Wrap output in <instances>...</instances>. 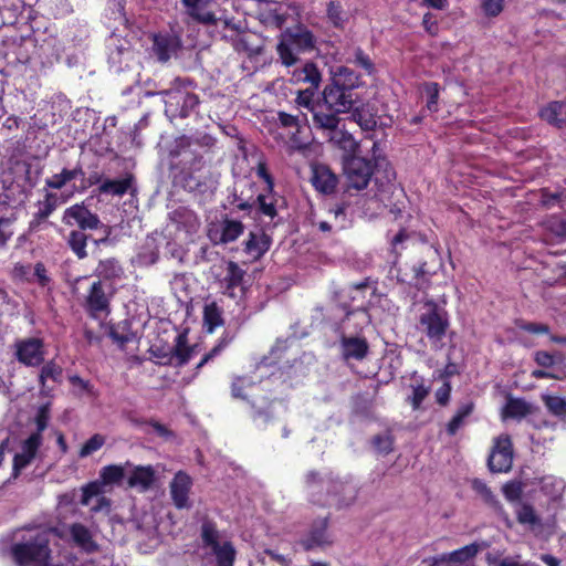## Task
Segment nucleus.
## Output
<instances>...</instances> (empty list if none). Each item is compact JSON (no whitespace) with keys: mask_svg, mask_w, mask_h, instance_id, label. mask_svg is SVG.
<instances>
[{"mask_svg":"<svg viewBox=\"0 0 566 566\" xmlns=\"http://www.w3.org/2000/svg\"><path fill=\"white\" fill-rule=\"evenodd\" d=\"M371 158H367L360 154H348L343 158V172L345 176L346 187L344 191L360 192L366 189L374 175L376 166L380 165L381 157L379 143L373 140Z\"/></svg>","mask_w":566,"mask_h":566,"instance_id":"nucleus-1","label":"nucleus"},{"mask_svg":"<svg viewBox=\"0 0 566 566\" xmlns=\"http://www.w3.org/2000/svg\"><path fill=\"white\" fill-rule=\"evenodd\" d=\"M450 327L448 312L433 300H424L418 304L417 329L426 335L431 346L440 349Z\"/></svg>","mask_w":566,"mask_h":566,"instance_id":"nucleus-2","label":"nucleus"},{"mask_svg":"<svg viewBox=\"0 0 566 566\" xmlns=\"http://www.w3.org/2000/svg\"><path fill=\"white\" fill-rule=\"evenodd\" d=\"M290 83L294 85L308 84L304 90H298L295 97V104L298 108H305L314 113L323 107L322 96L318 90L322 84V73L314 62L307 61L301 67H295L290 72Z\"/></svg>","mask_w":566,"mask_h":566,"instance_id":"nucleus-3","label":"nucleus"},{"mask_svg":"<svg viewBox=\"0 0 566 566\" xmlns=\"http://www.w3.org/2000/svg\"><path fill=\"white\" fill-rule=\"evenodd\" d=\"M315 43L314 34L306 27L287 28L279 36L276 52L281 63L291 67L300 62L301 54L312 52Z\"/></svg>","mask_w":566,"mask_h":566,"instance_id":"nucleus-4","label":"nucleus"},{"mask_svg":"<svg viewBox=\"0 0 566 566\" xmlns=\"http://www.w3.org/2000/svg\"><path fill=\"white\" fill-rule=\"evenodd\" d=\"M216 145V138L207 133L193 136H181L176 140L172 155L180 157V163L191 169H200L203 158Z\"/></svg>","mask_w":566,"mask_h":566,"instance_id":"nucleus-5","label":"nucleus"},{"mask_svg":"<svg viewBox=\"0 0 566 566\" xmlns=\"http://www.w3.org/2000/svg\"><path fill=\"white\" fill-rule=\"evenodd\" d=\"M11 554L19 565L34 564L36 566H45L50 558L49 542L44 534L21 543H17L11 547Z\"/></svg>","mask_w":566,"mask_h":566,"instance_id":"nucleus-6","label":"nucleus"},{"mask_svg":"<svg viewBox=\"0 0 566 566\" xmlns=\"http://www.w3.org/2000/svg\"><path fill=\"white\" fill-rule=\"evenodd\" d=\"M366 195L343 191L339 199L328 208L334 218L335 227L343 230L348 228L355 216L360 213L359 205L366 201Z\"/></svg>","mask_w":566,"mask_h":566,"instance_id":"nucleus-7","label":"nucleus"},{"mask_svg":"<svg viewBox=\"0 0 566 566\" xmlns=\"http://www.w3.org/2000/svg\"><path fill=\"white\" fill-rule=\"evenodd\" d=\"M115 292L116 289L112 283L94 281L85 295L84 308L92 317H98L101 314L108 315Z\"/></svg>","mask_w":566,"mask_h":566,"instance_id":"nucleus-8","label":"nucleus"},{"mask_svg":"<svg viewBox=\"0 0 566 566\" xmlns=\"http://www.w3.org/2000/svg\"><path fill=\"white\" fill-rule=\"evenodd\" d=\"M159 94L165 96V113L171 118H186L199 105V97L196 94L182 90H168Z\"/></svg>","mask_w":566,"mask_h":566,"instance_id":"nucleus-9","label":"nucleus"},{"mask_svg":"<svg viewBox=\"0 0 566 566\" xmlns=\"http://www.w3.org/2000/svg\"><path fill=\"white\" fill-rule=\"evenodd\" d=\"M512 441L507 434H501L493 441V447L488 458L489 470L493 473L509 472L512 469Z\"/></svg>","mask_w":566,"mask_h":566,"instance_id":"nucleus-10","label":"nucleus"},{"mask_svg":"<svg viewBox=\"0 0 566 566\" xmlns=\"http://www.w3.org/2000/svg\"><path fill=\"white\" fill-rule=\"evenodd\" d=\"M14 349L15 358L25 366L35 367L44 361V343L39 337L17 339Z\"/></svg>","mask_w":566,"mask_h":566,"instance_id":"nucleus-11","label":"nucleus"},{"mask_svg":"<svg viewBox=\"0 0 566 566\" xmlns=\"http://www.w3.org/2000/svg\"><path fill=\"white\" fill-rule=\"evenodd\" d=\"M323 107L327 111H334L338 114L347 113L353 108V92L332 82L326 85L322 92Z\"/></svg>","mask_w":566,"mask_h":566,"instance_id":"nucleus-12","label":"nucleus"},{"mask_svg":"<svg viewBox=\"0 0 566 566\" xmlns=\"http://www.w3.org/2000/svg\"><path fill=\"white\" fill-rule=\"evenodd\" d=\"M62 222L66 226H77L81 230H94L102 226L96 213L91 212L83 203H76L65 209Z\"/></svg>","mask_w":566,"mask_h":566,"instance_id":"nucleus-13","label":"nucleus"},{"mask_svg":"<svg viewBox=\"0 0 566 566\" xmlns=\"http://www.w3.org/2000/svg\"><path fill=\"white\" fill-rule=\"evenodd\" d=\"M334 479H324L318 472L310 471L305 475V490L310 501L317 505L329 504V490Z\"/></svg>","mask_w":566,"mask_h":566,"instance_id":"nucleus-14","label":"nucleus"},{"mask_svg":"<svg viewBox=\"0 0 566 566\" xmlns=\"http://www.w3.org/2000/svg\"><path fill=\"white\" fill-rule=\"evenodd\" d=\"M311 171V182L317 192L326 196L335 193L339 178L331 167L324 164H314Z\"/></svg>","mask_w":566,"mask_h":566,"instance_id":"nucleus-15","label":"nucleus"},{"mask_svg":"<svg viewBox=\"0 0 566 566\" xmlns=\"http://www.w3.org/2000/svg\"><path fill=\"white\" fill-rule=\"evenodd\" d=\"M42 436L40 433H31L20 444V450L13 458V474L17 476L23 469L32 463L36 453L42 446Z\"/></svg>","mask_w":566,"mask_h":566,"instance_id":"nucleus-16","label":"nucleus"},{"mask_svg":"<svg viewBox=\"0 0 566 566\" xmlns=\"http://www.w3.org/2000/svg\"><path fill=\"white\" fill-rule=\"evenodd\" d=\"M191 486V478L182 471L177 472L169 483L170 497L178 510H188L191 507L192 503L189 499Z\"/></svg>","mask_w":566,"mask_h":566,"instance_id":"nucleus-17","label":"nucleus"},{"mask_svg":"<svg viewBox=\"0 0 566 566\" xmlns=\"http://www.w3.org/2000/svg\"><path fill=\"white\" fill-rule=\"evenodd\" d=\"M180 3L185 14L191 20L203 25L217 24L218 19L211 11L213 0H180Z\"/></svg>","mask_w":566,"mask_h":566,"instance_id":"nucleus-18","label":"nucleus"},{"mask_svg":"<svg viewBox=\"0 0 566 566\" xmlns=\"http://www.w3.org/2000/svg\"><path fill=\"white\" fill-rule=\"evenodd\" d=\"M357 497V486L352 482L334 480L332 490H329V504L337 507H347L352 505Z\"/></svg>","mask_w":566,"mask_h":566,"instance_id":"nucleus-19","label":"nucleus"},{"mask_svg":"<svg viewBox=\"0 0 566 566\" xmlns=\"http://www.w3.org/2000/svg\"><path fill=\"white\" fill-rule=\"evenodd\" d=\"M155 482V470L151 465H135L127 479L129 488L145 492L151 488Z\"/></svg>","mask_w":566,"mask_h":566,"instance_id":"nucleus-20","label":"nucleus"},{"mask_svg":"<svg viewBox=\"0 0 566 566\" xmlns=\"http://www.w3.org/2000/svg\"><path fill=\"white\" fill-rule=\"evenodd\" d=\"M180 48V40L176 35H154L153 50L161 62L168 61Z\"/></svg>","mask_w":566,"mask_h":566,"instance_id":"nucleus-21","label":"nucleus"},{"mask_svg":"<svg viewBox=\"0 0 566 566\" xmlns=\"http://www.w3.org/2000/svg\"><path fill=\"white\" fill-rule=\"evenodd\" d=\"M94 275L97 276L96 281H104L114 285L115 281L123 277L124 269L117 259L107 258L99 260L94 270Z\"/></svg>","mask_w":566,"mask_h":566,"instance_id":"nucleus-22","label":"nucleus"},{"mask_svg":"<svg viewBox=\"0 0 566 566\" xmlns=\"http://www.w3.org/2000/svg\"><path fill=\"white\" fill-rule=\"evenodd\" d=\"M272 240L264 231H251L248 240L244 242V251L253 259L258 260L270 249Z\"/></svg>","mask_w":566,"mask_h":566,"instance_id":"nucleus-23","label":"nucleus"},{"mask_svg":"<svg viewBox=\"0 0 566 566\" xmlns=\"http://www.w3.org/2000/svg\"><path fill=\"white\" fill-rule=\"evenodd\" d=\"M340 347L345 359L363 360L369 350L367 340L356 336L343 337Z\"/></svg>","mask_w":566,"mask_h":566,"instance_id":"nucleus-24","label":"nucleus"},{"mask_svg":"<svg viewBox=\"0 0 566 566\" xmlns=\"http://www.w3.org/2000/svg\"><path fill=\"white\" fill-rule=\"evenodd\" d=\"M70 535L73 542L87 554L95 553L99 548L93 539L91 531L81 523H74L70 526Z\"/></svg>","mask_w":566,"mask_h":566,"instance_id":"nucleus-25","label":"nucleus"},{"mask_svg":"<svg viewBox=\"0 0 566 566\" xmlns=\"http://www.w3.org/2000/svg\"><path fill=\"white\" fill-rule=\"evenodd\" d=\"M135 182L133 174H126L122 179H105L98 186V192L101 195H111L122 197L128 192Z\"/></svg>","mask_w":566,"mask_h":566,"instance_id":"nucleus-26","label":"nucleus"},{"mask_svg":"<svg viewBox=\"0 0 566 566\" xmlns=\"http://www.w3.org/2000/svg\"><path fill=\"white\" fill-rule=\"evenodd\" d=\"M338 113L334 111H327L325 107L317 108L313 114V125L316 129L322 130L326 136L334 128H337L340 123Z\"/></svg>","mask_w":566,"mask_h":566,"instance_id":"nucleus-27","label":"nucleus"},{"mask_svg":"<svg viewBox=\"0 0 566 566\" xmlns=\"http://www.w3.org/2000/svg\"><path fill=\"white\" fill-rule=\"evenodd\" d=\"M329 143L345 150L348 154H357L359 144L354 139L353 135L338 126L326 135Z\"/></svg>","mask_w":566,"mask_h":566,"instance_id":"nucleus-28","label":"nucleus"},{"mask_svg":"<svg viewBox=\"0 0 566 566\" xmlns=\"http://www.w3.org/2000/svg\"><path fill=\"white\" fill-rule=\"evenodd\" d=\"M352 119L364 132L370 133L377 127V111L369 104L361 105L353 111Z\"/></svg>","mask_w":566,"mask_h":566,"instance_id":"nucleus-29","label":"nucleus"},{"mask_svg":"<svg viewBox=\"0 0 566 566\" xmlns=\"http://www.w3.org/2000/svg\"><path fill=\"white\" fill-rule=\"evenodd\" d=\"M542 119L558 128L566 125V103L552 102L539 112Z\"/></svg>","mask_w":566,"mask_h":566,"instance_id":"nucleus-30","label":"nucleus"},{"mask_svg":"<svg viewBox=\"0 0 566 566\" xmlns=\"http://www.w3.org/2000/svg\"><path fill=\"white\" fill-rule=\"evenodd\" d=\"M482 549V544L471 543L459 549L448 553V557L453 566H468L473 562L478 553Z\"/></svg>","mask_w":566,"mask_h":566,"instance_id":"nucleus-31","label":"nucleus"},{"mask_svg":"<svg viewBox=\"0 0 566 566\" xmlns=\"http://www.w3.org/2000/svg\"><path fill=\"white\" fill-rule=\"evenodd\" d=\"M245 271L242 270L238 263L228 261L226 264V275L221 280V286L233 296L232 291L242 284Z\"/></svg>","mask_w":566,"mask_h":566,"instance_id":"nucleus-32","label":"nucleus"},{"mask_svg":"<svg viewBox=\"0 0 566 566\" xmlns=\"http://www.w3.org/2000/svg\"><path fill=\"white\" fill-rule=\"evenodd\" d=\"M170 220L188 232L196 231L200 224L197 214L186 207H178L171 211Z\"/></svg>","mask_w":566,"mask_h":566,"instance_id":"nucleus-33","label":"nucleus"},{"mask_svg":"<svg viewBox=\"0 0 566 566\" xmlns=\"http://www.w3.org/2000/svg\"><path fill=\"white\" fill-rule=\"evenodd\" d=\"M539 202L546 209L560 207L566 202V186L547 187L542 189Z\"/></svg>","mask_w":566,"mask_h":566,"instance_id":"nucleus-34","label":"nucleus"},{"mask_svg":"<svg viewBox=\"0 0 566 566\" xmlns=\"http://www.w3.org/2000/svg\"><path fill=\"white\" fill-rule=\"evenodd\" d=\"M546 235L558 241H566V219L552 214L541 222Z\"/></svg>","mask_w":566,"mask_h":566,"instance_id":"nucleus-35","label":"nucleus"},{"mask_svg":"<svg viewBox=\"0 0 566 566\" xmlns=\"http://www.w3.org/2000/svg\"><path fill=\"white\" fill-rule=\"evenodd\" d=\"M69 197L59 196L54 192H48L44 196V199L38 202V211L34 213L38 219H44L48 221V218L53 213V211L61 203L66 202Z\"/></svg>","mask_w":566,"mask_h":566,"instance_id":"nucleus-36","label":"nucleus"},{"mask_svg":"<svg viewBox=\"0 0 566 566\" xmlns=\"http://www.w3.org/2000/svg\"><path fill=\"white\" fill-rule=\"evenodd\" d=\"M472 490L480 496L484 504L492 507L495 511H502V505L496 499L495 494L488 486V484L478 478H474L470 482Z\"/></svg>","mask_w":566,"mask_h":566,"instance_id":"nucleus-37","label":"nucleus"},{"mask_svg":"<svg viewBox=\"0 0 566 566\" xmlns=\"http://www.w3.org/2000/svg\"><path fill=\"white\" fill-rule=\"evenodd\" d=\"M254 202L258 207V212L270 218V220H273L277 216V197L273 190H268L266 193L258 195Z\"/></svg>","mask_w":566,"mask_h":566,"instance_id":"nucleus-38","label":"nucleus"},{"mask_svg":"<svg viewBox=\"0 0 566 566\" xmlns=\"http://www.w3.org/2000/svg\"><path fill=\"white\" fill-rule=\"evenodd\" d=\"M195 354V348L187 346V337L179 334L176 337V344L171 350V359H175L176 366L186 365Z\"/></svg>","mask_w":566,"mask_h":566,"instance_id":"nucleus-39","label":"nucleus"},{"mask_svg":"<svg viewBox=\"0 0 566 566\" xmlns=\"http://www.w3.org/2000/svg\"><path fill=\"white\" fill-rule=\"evenodd\" d=\"M244 231V226L239 220L224 218L221 222L219 242L227 244L235 241Z\"/></svg>","mask_w":566,"mask_h":566,"instance_id":"nucleus-40","label":"nucleus"},{"mask_svg":"<svg viewBox=\"0 0 566 566\" xmlns=\"http://www.w3.org/2000/svg\"><path fill=\"white\" fill-rule=\"evenodd\" d=\"M216 557L217 566H233L237 558V551L230 541L211 551Z\"/></svg>","mask_w":566,"mask_h":566,"instance_id":"nucleus-41","label":"nucleus"},{"mask_svg":"<svg viewBox=\"0 0 566 566\" xmlns=\"http://www.w3.org/2000/svg\"><path fill=\"white\" fill-rule=\"evenodd\" d=\"M333 82L353 92L359 85V76L347 66H340L334 74Z\"/></svg>","mask_w":566,"mask_h":566,"instance_id":"nucleus-42","label":"nucleus"},{"mask_svg":"<svg viewBox=\"0 0 566 566\" xmlns=\"http://www.w3.org/2000/svg\"><path fill=\"white\" fill-rule=\"evenodd\" d=\"M532 412V407L523 399L510 398L504 407V416L521 419Z\"/></svg>","mask_w":566,"mask_h":566,"instance_id":"nucleus-43","label":"nucleus"},{"mask_svg":"<svg viewBox=\"0 0 566 566\" xmlns=\"http://www.w3.org/2000/svg\"><path fill=\"white\" fill-rule=\"evenodd\" d=\"M326 527V522H323L321 527L311 531L310 535L302 541V545L305 551H311L315 547L331 543V541L328 539Z\"/></svg>","mask_w":566,"mask_h":566,"instance_id":"nucleus-44","label":"nucleus"},{"mask_svg":"<svg viewBox=\"0 0 566 566\" xmlns=\"http://www.w3.org/2000/svg\"><path fill=\"white\" fill-rule=\"evenodd\" d=\"M133 467L130 462H126L125 467L111 464L101 470L99 476L104 484H119L125 478V468Z\"/></svg>","mask_w":566,"mask_h":566,"instance_id":"nucleus-45","label":"nucleus"},{"mask_svg":"<svg viewBox=\"0 0 566 566\" xmlns=\"http://www.w3.org/2000/svg\"><path fill=\"white\" fill-rule=\"evenodd\" d=\"M203 322L210 333L223 324L222 311L214 302L205 306Z\"/></svg>","mask_w":566,"mask_h":566,"instance_id":"nucleus-46","label":"nucleus"},{"mask_svg":"<svg viewBox=\"0 0 566 566\" xmlns=\"http://www.w3.org/2000/svg\"><path fill=\"white\" fill-rule=\"evenodd\" d=\"M87 235L84 231L73 230L70 232L67 244L78 259L87 256L86 252Z\"/></svg>","mask_w":566,"mask_h":566,"instance_id":"nucleus-47","label":"nucleus"},{"mask_svg":"<svg viewBox=\"0 0 566 566\" xmlns=\"http://www.w3.org/2000/svg\"><path fill=\"white\" fill-rule=\"evenodd\" d=\"M412 395L408 397V401L411 403L415 410L419 409L422 401L429 394V388L424 386L423 379L420 377H413V382L410 385Z\"/></svg>","mask_w":566,"mask_h":566,"instance_id":"nucleus-48","label":"nucleus"},{"mask_svg":"<svg viewBox=\"0 0 566 566\" xmlns=\"http://www.w3.org/2000/svg\"><path fill=\"white\" fill-rule=\"evenodd\" d=\"M542 401L547 410L555 417H566V398L553 395H542Z\"/></svg>","mask_w":566,"mask_h":566,"instance_id":"nucleus-49","label":"nucleus"},{"mask_svg":"<svg viewBox=\"0 0 566 566\" xmlns=\"http://www.w3.org/2000/svg\"><path fill=\"white\" fill-rule=\"evenodd\" d=\"M277 119L282 127L285 128H295L296 133L301 130L303 126L307 124V116L306 114H289L286 112L280 111L277 113Z\"/></svg>","mask_w":566,"mask_h":566,"instance_id":"nucleus-50","label":"nucleus"},{"mask_svg":"<svg viewBox=\"0 0 566 566\" xmlns=\"http://www.w3.org/2000/svg\"><path fill=\"white\" fill-rule=\"evenodd\" d=\"M201 538L205 547H209L211 551L222 545L219 542L220 534L217 526L212 522H205L201 526Z\"/></svg>","mask_w":566,"mask_h":566,"instance_id":"nucleus-51","label":"nucleus"},{"mask_svg":"<svg viewBox=\"0 0 566 566\" xmlns=\"http://www.w3.org/2000/svg\"><path fill=\"white\" fill-rule=\"evenodd\" d=\"M516 518L520 524L536 526L541 524V520L534 507L528 503H521L516 509Z\"/></svg>","mask_w":566,"mask_h":566,"instance_id":"nucleus-52","label":"nucleus"},{"mask_svg":"<svg viewBox=\"0 0 566 566\" xmlns=\"http://www.w3.org/2000/svg\"><path fill=\"white\" fill-rule=\"evenodd\" d=\"M61 376H62V368L59 365H56L54 361L46 363L42 367L40 376H39V381L41 384V391L46 394L45 381L48 379L57 381Z\"/></svg>","mask_w":566,"mask_h":566,"instance_id":"nucleus-53","label":"nucleus"},{"mask_svg":"<svg viewBox=\"0 0 566 566\" xmlns=\"http://www.w3.org/2000/svg\"><path fill=\"white\" fill-rule=\"evenodd\" d=\"M371 444L378 453L386 455L392 451L394 438L389 432L376 434L371 439Z\"/></svg>","mask_w":566,"mask_h":566,"instance_id":"nucleus-54","label":"nucleus"},{"mask_svg":"<svg viewBox=\"0 0 566 566\" xmlns=\"http://www.w3.org/2000/svg\"><path fill=\"white\" fill-rule=\"evenodd\" d=\"M73 181L72 174L69 168H63L61 172L54 174L45 179V186L50 189L61 190L69 182Z\"/></svg>","mask_w":566,"mask_h":566,"instance_id":"nucleus-55","label":"nucleus"},{"mask_svg":"<svg viewBox=\"0 0 566 566\" xmlns=\"http://www.w3.org/2000/svg\"><path fill=\"white\" fill-rule=\"evenodd\" d=\"M105 441L106 439L104 436L95 433L81 448L78 452L80 458H86L99 450L105 444Z\"/></svg>","mask_w":566,"mask_h":566,"instance_id":"nucleus-56","label":"nucleus"},{"mask_svg":"<svg viewBox=\"0 0 566 566\" xmlns=\"http://www.w3.org/2000/svg\"><path fill=\"white\" fill-rule=\"evenodd\" d=\"M505 0H480L482 12L488 18L497 17L504 9Z\"/></svg>","mask_w":566,"mask_h":566,"instance_id":"nucleus-57","label":"nucleus"},{"mask_svg":"<svg viewBox=\"0 0 566 566\" xmlns=\"http://www.w3.org/2000/svg\"><path fill=\"white\" fill-rule=\"evenodd\" d=\"M502 492L504 497L509 502H516L521 499L523 493V486L522 483L518 481H511L503 485Z\"/></svg>","mask_w":566,"mask_h":566,"instance_id":"nucleus-58","label":"nucleus"},{"mask_svg":"<svg viewBox=\"0 0 566 566\" xmlns=\"http://www.w3.org/2000/svg\"><path fill=\"white\" fill-rule=\"evenodd\" d=\"M424 92L427 94V107L431 112L437 111L438 98H439V85L437 83H427L424 85Z\"/></svg>","mask_w":566,"mask_h":566,"instance_id":"nucleus-59","label":"nucleus"},{"mask_svg":"<svg viewBox=\"0 0 566 566\" xmlns=\"http://www.w3.org/2000/svg\"><path fill=\"white\" fill-rule=\"evenodd\" d=\"M102 493V486L98 482L87 483L82 488V505H88L92 497L97 496Z\"/></svg>","mask_w":566,"mask_h":566,"instance_id":"nucleus-60","label":"nucleus"},{"mask_svg":"<svg viewBox=\"0 0 566 566\" xmlns=\"http://www.w3.org/2000/svg\"><path fill=\"white\" fill-rule=\"evenodd\" d=\"M327 17L329 21L335 27H342L344 19H343V11L342 7L338 2L331 1L327 6Z\"/></svg>","mask_w":566,"mask_h":566,"instance_id":"nucleus-61","label":"nucleus"},{"mask_svg":"<svg viewBox=\"0 0 566 566\" xmlns=\"http://www.w3.org/2000/svg\"><path fill=\"white\" fill-rule=\"evenodd\" d=\"M253 381L248 377H237L231 386V394L234 398L244 399L243 389L251 387Z\"/></svg>","mask_w":566,"mask_h":566,"instance_id":"nucleus-62","label":"nucleus"},{"mask_svg":"<svg viewBox=\"0 0 566 566\" xmlns=\"http://www.w3.org/2000/svg\"><path fill=\"white\" fill-rule=\"evenodd\" d=\"M426 263H421L418 266H413V277L409 281V284H413L416 287L423 289L428 282V272L424 269Z\"/></svg>","mask_w":566,"mask_h":566,"instance_id":"nucleus-63","label":"nucleus"},{"mask_svg":"<svg viewBox=\"0 0 566 566\" xmlns=\"http://www.w3.org/2000/svg\"><path fill=\"white\" fill-rule=\"evenodd\" d=\"M228 344L229 340L227 338H221L219 343L202 357L200 363L197 365V369H200L208 361L217 357L228 346Z\"/></svg>","mask_w":566,"mask_h":566,"instance_id":"nucleus-64","label":"nucleus"}]
</instances>
